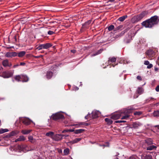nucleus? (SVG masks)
<instances>
[{"label":"nucleus","mask_w":159,"mask_h":159,"mask_svg":"<svg viewBox=\"0 0 159 159\" xmlns=\"http://www.w3.org/2000/svg\"><path fill=\"white\" fill-rule=\"evenodd\" d=\"M145 142L146 144L148 145H150L153 144V142L152 139H148L145 140Z\"/></svg>","instance_id":"nucleus-13"},{"label":"nucleus","mask_w":159,"mask_h":159,"mask_svg":"<svg viewBox=\"0 0 159 159\" xmlns=\"http://www.w3.org/2000/svg\"><path fill=\"white\" fill-rule=\"evenodd\" d=\"M147 11L142 12L138 15L134 16L131 19V21L133 23H136L141 20L145 16L148 14Z\"/></svg>","instance_id":"nucleus-3"},{"label":"nucleus","mask_w":159,"mask_h":159,"mask_svg":"<svg viewBox=\"0 0 159 159\" xmlns=\"http://www.w3.org/2000/svg\"><path fill=\"white\" fill-rule=\"evenodd\" d=\"M155 100V99L154 98H153L152 97H151V98H148V99H147L146 100V102H152V101H153Z\"/></svg>","instance_id":"nucleus-34"},{"label":"nucleus","mask_w":159,"mask_h":159,"mask_svg":"<svg viewBox=\"0 0 159 159\" xmlns=\"http://www.w3.org/2000/svg\"><path fill=\"white\" fill-rule=\"evenodd\" d=\"M43 49H44L43 44H40L37 48L36 49L38 50H40Z\"/></svg>","instance_id":"nucleus-26"},{"label":"nucleus","mask_w":159,"mask_h":159,"mask_svg":"<svg viewBox=\"0 0 159 159\" xmlns=\"http://www.w3.org/2000/svg\"><path fill=\"white\" fill-rule=\"evenodd\" d=\"M43 44L44 49H48L52 46V44L50 43H47L45 44Z\"/></svg>","instance_id":"nucleus-17"},{"label":"nucleus","mask_w":159,"mask_h":159,"mask_svg":"<svg viewBox=\"0 0 159 159\" xmlns=\"http://www.w3.org/2000/svg\"><path fill=\"white\" fill-rule=\"evenodd\" d=\"M48 34L51 35H52V34H55V32H53V31L49 30V31H48Z\"/></svg>","instance_id":"nucleus-44"},{"label":"nucleus","mask_w":159,"mask_h":159,"mask_svg":"<svg viewBox=\"0 0 159 159\" xmlns=\"http://www.w3.org/2000/svg\"><path fill=\"white\" fill-rule=\"evenodd\" d=\"M114 77L115 79H118L119 78L118 75H115Z\"/></svg>","instance_id":"nucleus-60"},{"label":"nucleus","mask_w":159,"mask_h":159,"mask_svg":"<svg viewBox=\"0 0 159 159\" xmlns=\"http://www.w3.org/2000/svg\"><path fill=\"white\" fill-rule=\"evenodd\" d=\"M159 69L156 66L154 67V70L155 71H157Z\"/></svg>","instance_id":"nucleus-58"},{"label":"nucleus","mask_w":159,"mask_h":159,"mask_svg":"<svg viewBox=\"0 0 159 159\" xmlns=\"http://www.w3.org/2000/svg\"><path fill=\"white\" fill-rule=\"evenodd\" d=\"M149 64V62L148 61H144V64L146 65H148Z\"/></svg>","instance_id":"nucleus-52"},{"label":"nucleus","mask_w":159,"mask_h":159,"mask_svg":"<svg viewBox=\"0 0 159 159\" xmlns=\"http://www.w3.org/2000/svg\"><path fill=\"white\" fill-rule=\"evenodd\" d=\"M25 64V63L24 62H20V65L21 66H24Z\"/></svg>","instance_id":"nucleus-62"},{"label":"nucleus","mask_w":159,"mask_h":159,"mask_svg":"<svg viewBox=\"0 0 159 159\" xmlns=\"http://www.w3.org/2000/svg\"><path fill=\"white\" fill-rule=\"evenodd\" d=\"M127 15L123 16H122L120 17L118 19V20H119L120 21H123L125 20L127 18Z\"/></svg>","instance_id":"nucleus-21"},{"label":"nucleus","mask_w":159,"mask_h":159,"mask_svg":"<svg viewBox=\"0 0 159 159\" xmlns=\"http://www.w3.org/2000/svg\"><path fill=\"white\" fill-rule=\"evenodd\" d=\"M18 133L17 131H12L10 133V135L11 136H14L17 134Z\"/></svg>","instance_id":"nucleus-37"},{"label":"nucleus","mask_w":159,"mask_h":159,"mask_svg":"<svg viewBox=\"0 0 159 159\" xmlns=\"http://www.w3.org/2000/svg\"><path fill=\"white\" fill-rule=\"evenodd\" d=\"M142 114V112L141 111H136L134 113V115H138L139 116Z\"/></svg>","instance_id":"nucleus-41"},{"label":"nucleus","mask_w":159,"mask_h":159,"mask_svg":"<svg viewBox=\"0 0 159 159\" xmlns=\"http://www.w3.org/2000/svg\"><path fill=\"white\" fill-rule=\"evenodd\" d=\"M116 58L115 57H109L108 61V63L109 64H111V62H114L116 61Z\"/></svg>","instance_id":"nucleus-14"},{"label":"nucleus","mask_w":159,"mask_h":159,"mask_svg":"<svg viewBox=\"0 0 159 159\" xmlns=\"http://www.w3.org/2000/svg\"><path fill=\"white\" fill-rule=\"evenodd\" d=\"M66 143L67 145H69V144H74L75 143H74V141L73 140V141L68 142Z\"/></svg>","instance_id":"nucleus-47"},{"label":"nucleus","mask_w":159,"mask_h":159,"mask_svg":"<svg viewBox=\"0 0 159 159\" xmlns=\"http://www.w3.org/2000/svg\"><path fill=\"white\" fill-rule=\"evenodd\" d=\"M142 159H152V156L149 155H146L141 157Z\"/></svg>","instance_id":"nucleus-23"},{"label":"nucleus","mask_w":159,"mask_h":159,"mask_svg":"<svg viewBox=\"0 0 159 159\" xmlns=\"http://www.w3.org/2000/svg\"><path fill=\"white\" fill-rule=\"evenodd\" d=\"M26 53V52L25 51H22L18 53V56L19 57H23Z\"/></svg>","instance_id":"nucleus-18"},{"label":"nucleus","mask_w":159,"mask_h":159,"mask_svg":"<svg viewBox=\"0 0 159 159\" xmlns=\"http://www.w3.org/2000/svg\"><path fill=\"white\" fill-rule=\"evenodd\" d=\"M131 36L129 35L128 36V37H126L124 40L125 42L127 43H129L131 40Z\"/></svg>","instance_id":"nucleus-16"},{"label":"nucleus","mask_w":159,"mask_h":159,"mask_svg":"<svg viewBox=\"0 0 159 159\" xmlns=\"http://www.w3.org/2000/svg\"><path fill=\"white\" fill-rule=\"evenodd\" d=\"M91 21L92 20H89L86 22L84 23L82 25V28H88L89 25L91 23Z\"/></svg>","instance_id":"nucleus-7"},{"label":"nucleus","mask_w":159,"mask_h":159,"mask_svg":"<svg viewBox=\"0 0 159 159\" xmlns=\"http://www.w3.org/2000/svg\"><path fill=\"white\" fill-rule=\"evenodd\" d=\"M68 131H69V132H73L74 131L75 132V130H74V129H69Z\"/></svg>","instance_id":"nucleus-61"},{"label":"nucleus","mask_w":159,"mask_h":159,"mask_svg":"<svg viewBox=\"0 0 159 159\" xmlns=\"http://www.w3.org/2000/svg\"><path fill=\"white\" fill-rule=\"evenodd\" d=\"M98 112L97 111H93L92 113V118L94 119L98 117Z\"/></svg>","instance_id":"nucleus-8"},{"label":"nucleus","mask_w":159,"mask_h":159,"mask_svg":"<svg viewBox=\"0 0 159 159\" xmlns=\"http://www.w3.org/2000/svg\"><path fill=\"white\" fill-rule=\"evenodd\" d=\"M52 118L54 120L57 121L60 119H64V116L63 115L60 113H57L52 115Z\"/></svg>","instance_id":"nucleus-4"},{"label":"nucleus","mask_w":159,"mask_h":159,"mask_svg":"<svg viewBox=\"0 0 159 159\" xmlns=\"http://www.w3.org/2000/svg\"><path fill=\"white\" fill-rule=\"evenodd\" d=\"M22 78V75H18L16 76L15 77V79L16 80H17L18 81H20V79H21Z\"/></svg>","instance_id":"nucleus-28"},{"label":"nucleus","mask_w":159,"mask_h":159,"mask_svg":"<svg viewBox=\"0 0 159 159\" xmlns=\"http://www.w3.org/2000/svg\"><path fill=\"white\" fill-rule=\"evenodd\" d=\"M135 110V108L133 106H130L128 108L121 111H117L113 113L111 118L114 120L119 119L121 116H122L121 119H127L129 116V114L132 112V111Z\"/></svg>","instance_id":"nucleus-1"},{"label":"nucleus","mask_w":159,"mask_h":159,"mask_svg":"<svg viewBox=\"0 0 159 159\" xmlns=\"http://www.w3.org/2000/svg\"><path fill=\"white\" fill-rule=\"evenodd\" d=\"M137 79L139 80H142V78L140 76H139V75L137 77Z\"/></svg>","instance_id":"nucleus-53"},{"label":"nucleus","mask_w":159,"mask_h":159,"mask_svg":"<svg viewBox=\"0 0 159 159\" xmlns=\"http://www.w3.org/2000/svg\"><path fill=\"white\" fill-rule=\"evenodd\" d=\"M159 23V17L157 16L151 17L150 19L143 21L142 24L146 28H152Z\"/></svg>","instance_id":"nucleus-2"},{"label":"nucleus","mask_w":159,"mask_h":159,"mask_svg":"<svg viewBox=\"0 0 159 159\" xmlns=\"http://www.w3.org/2000/svg\"><path fill=\"white\" fill-rule=\"evenodd\" d=\"M14 39H15V41H17V39H16V36L15 35L14 36Z\"/></svg>","instance_id":"nucleus-63"},{"label":"nucleus","mask_w":159,"mask_h":159,"mask_svg":"<svg viewBox=\"0 0 159 159\" xmlns=\"http://www.w3.org/2000/svg\"><path fill=\"white\" fill-rule=\"evenodd\" d=\"M133 127L134 128H138L139 126L140 125L136 123H134L133 124Z\"/></svg>","instance_id":"nucleus-38"},{"label":"nucleus","mask_w":159,"mask_h":159,"mask_svg":"<svg viewBox=\"0 0 159 159\" xmlns=\"http://www.w3.org/2000/svg\"><path fill=\"white\" fill-rule=\"evenodd\" d=\"M54 133L53 132L49 131L47 132L46 134V135L47 136H49L51 137L52 139L54 135Z\"/></svg>","instance_id":"nucleus-19"},{"label":"nucleus","mask_w":159,"mask_h":159,"mask_svg":"<svg viewBox=\"0 0 159 159\" xmlns=\"http://www.w3.org/2000/svg\"><path fill=\"white\" fill-rule=\"evenodd\" d=\"M147 54L150 57H153L154 55V52L152 50H148L147 52Z\"/></svg>","instance_id":"nucleus-10"},{"label":"nucleus","mask_w":159,"mask_h":159,"mask_svg":"<svg viewBox=\"0 0 159 159\" xmlns=\"http://www.w3.org/2000/svg\"><path fill=\"white\" fill-rule=\"evenodd\" d=\"M84 125L86 126H88L89 125V123H85L84 122H80V123L79 124H76L74 125H73V126L75 125L76 126L77 125Z\"/></svg>","instance_id":"nucleus-30"},{"label":"nucleus","mask_w":159,"mask_h":159,"mask_svg":"<svg viewBox=\"0 0 159 159\" xmlns=\"http://www.w3.org/2000/svg\"><path fill=\"white\" fill-rule=\"evenodd\" d=\"M31 131V130H22L21 131V133L24 134H29Z\"/></svg>","instance_id":"nucleus-25"},{"label":"nucleus","mask_w":159,"mask_h":159,"mask_svg":"<svg viewBox=\"0 0 159 159\" xmlns=\"http://www.w3.org/2000/svg\"><path fill=\"white\" fill-rule=\"evenodd\" d=\"M21 80H23V82H27L29 80V78L26 75H22Z\"/></svg>","instance_id":"nucleus-15"},{"label":"nucleus","mask_w":159,"mask_h":159,"mask_svg":"<svg viewBox=\"0 0 159 159\" xmlns=\"http://www.w3.org/2000/svg\"><path fill=\"white\" fill-rule=\"evenodd\" d=\"M84 131V129H76L75 131V134H80L82 133Z\"/></svg>","instance_id":"nucleus-22"},{"label":"nucleus","mask_w":159,"mask_h":159,"mask_svg":"<svg viewBox=\"0 0 159 159\" xmlns=\"http://www.w3.org/2000/svg\"><path fill=\"white\" fill-rule=\"evenodd\" d=\"M137 92L139 94H142L143 93V90L142 88H139L137 90Z\"/></svg>","instance_id":"nucleus-29"},{"label":"nucleus","mask_w":159,"mask_h":159,"mask_svg":"<svg viewBox=\"0 0 159 159\" xmlns=\"http://www.w3.org/2000/svg\"><path fill=\"white\" fill-rule=\"evenodd\" d=\"M108 30L109 31H111L113 30H115V27L114 25H111L107 27Z\"/></svg>","instance_id":"nucleus-31"},{"label":"nucleus","mask_w":159,"mask_h":159,"mask_svg":"<svg viewBox=\"0 0 159 159\" xmlns=\"http://www.w3.org/2000/svg\"><path fill=\"white\" fill-rule=\"evenodd\" d=\"M53 72L51 71L47 72L46 74V77L48 79H50L53 75Z\"/></svg>","instance_id":"nucleus-11"},{"label":"nucleus","mask_w":159,"mask_h":159,"mask_svg":"<svg viewBox=\"0 0 159 159\" xmlns=\"http://www.w3.org/2000/svg\"><path fill=\"white\" fill-rule=\"evenodd\" d=\"M28 139L30 141L31 143H33L32 140H33V137L32 136H30L28 137Z\"/></svg>","instance_id":"nucleus-49"},{"label":"nucleus","mask_w":159,"mask_h":159,"mask_svg":"<svg viewBox=\"0 0 159 159\" xmlns=\"http://www.w3.org/2000/svg\"><path fill=\"white\" fill-rule=\"evenodd\" d=\"M125 32L124 31H122L120 34H119L117 36H118V37L121 36L125 34Z\"/></svg>","instance_id":"nucleus-46"},{"label":"nucleus","mask_w":159,"mask_h":159,"mask_svg":"<svg viewBox=\"0 0 159 159\" xmlns=\"http://www.w3.org/2000/svg\"><path fill=\"white\" fill-rule=\"evenodd\" d=\"M155 90H156V91L157 92H159V85L157 86L156 89H155Z\"/></svg>","instance_id":"nucleus-54"},{"label":"nucleus","mask_w":159,"mask_h":159,"mask_svg":"<svg viewBox=\"0 0 159 159\" xmlns=\"http://www.w3.org/2000/svg\"><path fill=\"white\" fill-rule=\"evenodd\" d=\"M123 26L122 25H120L118 26H117L116 28H115V30H114V31H116L119 30H122L123 28Z\"/></svg>","instance_id":"nucleus-27"},{"label":"nucleus","mask_w":159,"mask_h":159,"mask_svg":"<svg viewBox=\"0 0 159 159\" xmlns=\"http://www.w3.org/2000/svg\"><path fill=\"white\" fill-rule=\"evenodd\" d=\"M91 117V114L90 113H89L87 116H85V118L86 119H89V118H90Z\"/></svg>","instance_id":"nucleus-43"},{"label":"nucleus","mask_w":159,"mask_h":159,"mask_svg":"<svg viewBox=\"0 0 159 159\" xmlns=\"http://www.w3.org/2000/svg\"><path fill=\"white\" fill-rule=\"evenodd\" d=\"M69 152V149L68 148H66L64 150V153L65 155H68Z\"/></svg>","instance_id":"nucleus-36"},{"label":"nucleus","mask_w":159,"mask_h":159,"mask_svg":"<svg viewBox=\"0 0 159 159\" xmlns=\"http://www.w3.org/2000/svg\"><path fill=\"white\" fill-rule=\"evenodd\" d=\"M12 52H7L6 53L5 56L7 57H12Z\"/></svg>","instance_id":"nucleus-33"},{"label":"nucleus","mask_w":159,"mask_h":159,"mask_svg":"<svg viewBox=\"0 0 159 159\" xmlns=\"http://www.w3.org/2000/svg\"><path fill=\"white\" fill-rule=\"evenodd\" d=\"M12 57H14L16 56H18V53L15 52H12Z\"/></svg>","instance_id":"nucleus-45"},{"label":"nucleus","mask_w":159,"mask_h":159,"mask_svg":"<svg viewBox=\"0 0 159 159\" xmlns=\"http://www.w3.org/2000/svg\"><path fill=\"white\" fill-rule=\"evenodd\" d=\"M62 138H63V137H64V138L66 139V138L69 136V135L68 134H61Z\"/></svg>","instance_id":"nucleus-51"},{"label":"nucleus","mask_w":159,"mask_h":159,"mask_svg":"<svg viewBox=\"0 0 159 159\" xmlns=\"http://www.w3.org/2000/svg\"><path fill=\"white\" fill-rule=\"evenodd\" d=\"M102 50L101 49H100V50H98L95 53L93 54H92L91 55V56H95L97 55H98V54H100V53H101L102 52Z\"/></svg>","instance_id":"nucleus-32"},{"label":"nucleus","mask_w":159,"mask_h":159,"mask_svg":"<svg viewBox=\"0 0 159 159\" xmlns=\"http://www.w3.org/2000/svg\"><path fill=\"white\" fill-rule=\"evenodd\" d=\"M81 140V139L80 138H76L74 140V141L75 143H78V142L80 141Z\"/></svg>","instance_id":"nucleus-42"},{"label":"nucleus","mask_w":159,"mask_h":159,"mask_svg":"<svg viewBox=\"0 0 159 159\" xmlns=\"http://www.w3.org/2000/svg\"><path fill=\"white\" fill-rule=\"evenodd\" d=\"M153 116H159V111H154L153 112Z\"/></svg>","instance_id":"nucleus-39"},{"label":"nucleus","mask_w":159,"mask_h":159,"mask_svg":"<svg viewBox=\"0 0 159 159\" xmlns=\"http://www.w3.org/2000/svg\"><path fill=\"white\" fill-rule=\"evenodd\" d=\"M146 147L147 150H152L153 149H155L157 148V147L153 145H150Z\"/></svg>","instance_id":"nucleus-12"},{"label":"nucleus","mask_w":159,"mask_h":159,"mask_svg":"<svg viewBox=\"0 0 159 159\" xmlns=\"http://www.w3.org/2000/svg\"><path fill=\"white\" fill-rule=\"evenodd\" d=\"M126 121H125L124 120H116L115 121V123H121L122 122H126Z\"/></svg>","instance_id":"nucleus-48"},{"label":"nucleus","mask_w":159,"mask_h":159,"mask_svg":"<svg viewBox=\"0 0 159 159\" xmlns=\"http://www.w3.org/2000/svg\"><path fill=\"white\" fill-rule=\"evenodd\" d=\"M99 146L100 147H103V148H104L105 147L107 146H106L104 144H103V145L99 144Z\"/></svg>","instance_id":"nucleus-59"},{"label":"nucleus","mask_w":159,"mask_h":159,"mask_svg":"<svg viewBox=\"0 0 159 159\" xmlns=\"http://www.w3.org/2000/svg\"><path fill=\"white\" fill-rule=\"evenodd\" d=\"M105 120L107 122L108 125H110L112 123L113 121L111 119L108 118H106L105 119Z\"/></svg>","instance_id":"nucleus-24"},{"label":"nucleus","mask_w":159,"mask_h":159,"mask_svg":"<svg viewBox=\"0 0 159 159\" xmlns=\"http://www.w3.org/2000/svg\"><path fill=\"white\" fill-rule=\"evenodd\" d=\"M2 64L4 67L10 66L11 65V64L10 65H9L8 61L7 60H3L2 62Z\"/></svg>","instance_id":"nucleus-9"},{"label":"nucleus","mask_w":159,"mask_h":159,"mask_svg":"<svg viewBox=\"0 0 159 159\" xmlns=\"http://www.w3.org/2000/svg\"><path fill=\"white\" fill-rule=\"evenodd\" d=\"M3 75L5 78H8L11 76V74L8 72H5L4 73Z\"/></svg>","instance_id":"nucleus-20"},{"label":"nucleus","mask_w":159,"mask_h":159,"mask_svg":"<svg viewBox=\"0 0 159 159\" xmlns=\"http://www.w3.org/2000/svg\"><path fill=\"white\" fill-rule=\"evenodd\" d=\"M8 131L7 129H0V134H2L5 132H7Z\"/></svg>","instance_id":"nucleus-35"},{"label":"nucleus","mask_w":159,"mask_h":159,"mask_svg":"<svg viewBox=\"0 0 159 159\" xmlns=\"http://www.w3.org/2000/svg\"><path fill=\"white\" fill-rule=\"evenodd\" d=\"M19 141V139L18 138V139H16V140H15V142H17L18 141Z\"/></svg>","instance_id":"nucleus-64"},{"label":"nucleus","mask_w":159,"mask_h":159,"mask_svg":"<svg viewBox=\"0 0 159 159\" xmlns=\"http://www.w3.org/2000/svg\"><path fill=\"white\" fill-rule=\"evenodd\" d=\"M20 122L27 125H30L31 123V120L28 118H21L20 119Z\"/></svg>","instance_id":"nucleus-5"},{"label":"nucleus","mask_w":159,"mask_h":159,"mask_svg":"<svg viewBox=\"0 0 159 159\" xmlns=\"http://www.w3.org/2000/svg\"><path fill=\"white\" fill-rule=\"evenodd\" d=\"M70 52H72V53H75L76 52V50H74V49H72V50H70Z\"/></svg>","instance_id":"nucleus-56"},{"label":"nucleus","mask_w":159,"mask_h":159,"mask_svg":"<svg viewBox=\"0 0 159 159\" xmlns=\"http://www.w3.org/2000/svg\"><path fill=\"white\" fill-rule=\"evenodd\" d=\"M153 67V65L151 64H149L148 66L147 67V68L148 69H150Z\"/></svg>","instance_id":"nucleus-50"},{"label":"nucleus","mask_w":159,"mask_h":159,"mask_svg":"<svg viewBox=\"0 0 159 159\" xmlns=\"http://www.w3.org/2000/svg\"><path fill=\"white\" fill-rule=\"evenodd\" d=\"M18 138L20 141H24L25 139V138L23 136H20Z\"/></svg>","instance_id":"nucleus-40"},{"label":"nucleus","mask_w":159,"mask_h":159,"mask_svg":"<svg viewBox=\"0 0 159 159\" xmlns=\"http://www.w3.org/2000/svg\"><path fill=\"white\" fill-rule=\"evenodd\" d=\"M11 137V135H10V133L9 134H8L6 136V138H9Z\"/></svg>","instance_id":"nucleus-57"},{"label":"nucleus","mask_w":159,"mask_h":159,"mask_svg":"<svg viewBox=\"0 0 159 159\" xmlns=\"http://www.w3.org/2000/svg\"><path fill=\"white\" fill-rule=\"evenodd\" d=\"M68 130H69V129L64 130L62 131V133H65L66 132H69Z\"/></svg>","instance_id":"nucleus-55"},{"label":"nucleus","mask_w":159,"mask_h":159,"mask_svg":"<svg viewBox=\"0 0 159 159\" xmlns=\"http://www.w3.org/2000/svg\"><path fill=\"white\" fill-rule=\"evenodd\" d=\"M52 139L54 140L57 141H61L62 139L61 134H56L53 136Z\"/></svg>","instance_id":"nucleus-6"}]
</instances>
